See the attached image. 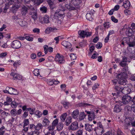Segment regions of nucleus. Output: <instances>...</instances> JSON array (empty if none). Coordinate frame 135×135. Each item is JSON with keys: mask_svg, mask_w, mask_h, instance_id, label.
Wrapping results in <instances>:
<instances>
[{"mask_svg": "<svg viewBox=\"0 0 135 135\" xmlns=\"http://www.w3.org/2000/svg\"><path fill=\"white\" fill-rule=\"evenodd\" d=\"M81 3L80 0H72L70 3L69 4H66L65 5V7L69 10H74L75 9V8L73 6L72 4L74 6H77Z\"/></svg>", "mask_w": 135, "mask_h": 135, "instance_id": "nucleus-1", "label": "nucleus"}, {"mask_svg": "<svg viewBox=\"0 0 135 135\" xmlns=\"http://www.w3.org/2000/svg\"><path fill=\"white\" fill-rule=\"evenodd\" d=\"M78 34L80 37L84 38L86 37H87L91 36V32H88L86 30L84 31L79 30L78 32Z\"/></svg>", "mask_w": 135, "mask_h": 135, "instance_id": "nucleus-2", "label": "nucleus"}, {"mask_svg": "<svg viewBox=\"0 0 135 135\" xmlns=\"http://www.w3.org/2000/svg\"><path fill=\"white\" fill-rule=\"evenodd\" d=\"M132 98L131 97L128 95L124 96L122 98V102H119V103L121 104L122 103L125 104H127L132 100Z\"/></svg>", "mask_w": 135, "mask_h": 135, "instance_id": "nucleus-3", "label": "nucleus"}, {"mask_svg": "<svg viewBox=\"0 0 135 135\" xmlns=\"http://www.w3.org/2000/svg\"><path fill=\"white\" fill-rule=\"evenodd\" d=\"M4 92L5 93H9L11 94L16 95L18 94V92L16 89L8 87L6 88V90H4Z\"/></svg>", "mask_w": 135, "mask_h": 135, "instance_id": "nucleus-4", "label": "nucleus"}, {"mask_svg": "<svg viewBox=\"0 0 135 135\" xmlns=\"http://www.w3.org/2000/svg\"><path fill=\"white\" fill-rule=\"evenodd\" d=\"M55 60L56 61H58L60 64H62L64 63L65 60L63 56L60 55L59 53H57L56 55Z\"/></svg>", "mask_w": 135, "mask_h": 135, "instance_id": "nucleus-5", "label": "nucleus"}, {"mask_svg": "<svg viewBox=\"0 0 135 135\" xmlns=\"http://www.w3.org/2000/svg\"><path fill=\"white\" fill-rule=\"evenodd\" d=\"M123 88V87H122L120 85L119 86H116L114 88V89L115 90L116 93H112V94L113 96L115 95H116L117 96L119 95L121 92H122Z\"/></svg>", "mask_w": 135, "mask_h": 135, "instance_id": "nucleus-6", "label": "nucleus"}, {"mask_svg": "<svg viewBox=\"0 0 135 135\" xmlns=\"http://www.w3.org/2000/svg\"><path fill=\"white\" fill-rule=\"evenodd\" d=\"M65 10L64 9H63V10L58 9L56 11L55 15L61 18H63L65 16L64 11Z\"/></svg>", "mask_w": 135, "mask_h": 135, "instance_id": "nucleus-7", "label": "nucleus"}, {"mask_svg": "<svg viewBox=\"0 0 135 135\" xmlns=\"http://www.w3.org/2000/svg\"><path fill=\"white\" fill-rule=\"evenodd\" d=\"M20 42L17 40H14L12 43L11 46L12 48L15 49H18L21 46Z\"/></svg>", "mask_w": 135, "mask_h": 135, "instance_id": "nucleus-8", "label": "nucleus"}, {"mask_svg": "<svg viewBox=\"0 0 135 135\" xmlns=\"http://www.w3.org/2000/svg\"><path fill=\"white\" fill-rule=\"evenodd\" d=\"M127 76V73L126 72H121L118 74L116 76L117 78L119 80L123 79H126Z\"/></svg>", "mask_w": 135, "mask_h": 135, "instance_id": "nucleus-9", "label": "nucleus"}, {"mask_svg": "<svg viewBox=\"0 0 135 135\" xmlns=\"http://www.w3.org/2000/svg\"><path fill=\"white\" fill-rule=\"evenodd\" d=\"M50 18L47 16H45L43 17H40L39 21L42 23H47L50 22Z\"/></svg>", "mask_w": 135, "mask_h": 135, "instance_id": "nucleus-10", "label": "nucleus"}, {"mask_svg": "<svg viewBox=\"0 0 135 135\" xmlns=\"http://www.w3.org/2000/svg\"><path fill=\"white\" fill-rule=\"evenodd\" d=\"M78 128V122L75 121L72 123L69 127V129L72 131H75Z\"/></svg>", "mask_w": 135, "mask_h": 135, "instance_id": "nucleus-11", "label": "nucleus"}, {"mask_svg": "<svg viewBox=\"0 0 135 135\" xmlns=\"http://www.w3.org/2000/svg\"><path fill=\"white\" fill-rule=\"evenodd\" d=\"M10 75L13 77L14 80H20L22 78V76L19 74L15 73H12L10 74Z\"/></svg>", "mask_w": 135, "mask_h": 135, "instance_id": "nucleus-12", "label": "nucleus"}, {"mask_svg": "<svg viewBox=\"0 0 135 135\" xmlns=\"http://www.w3.org/2000/svg\"><path fill=\"white\" fill-rule=\"evenodd\" d=\"M20 104V102L17 100H15L12 102L11 104V107L13 108H15L19 104Z\"/></svg>", "mask_w": 135, "mask_h": 135, "instance_id": "nucleus-13", "label": "nucleus"}, {"mask_svg": "<svg viewBox=\"0 0 135 135\" xmlns=\"http://www.w3.org/2000/svg\"><path fill=\"white\" fill-rule=\"evenodd\" d=\"M79 110L78 109H76L74 110L72 113L71 117L73 118H76L79 115Z\"/></svg>", "mask_w": 135, "mask_h": 135, "instance_id": "nucleus-14", "label": "nucleus"}, {"mask_svg": "<svg viewBox=\"0 0 135 135\" xmlns=\"http://www.w3.org/2000/svg\"><path fill=\"white\" fill-rule=\"evenodd\" d=\"M93 125H90L89 124H85V129L86 130L89 132L93 130L92 126Z\"/></svg>", "mask_w": 135, "mask_h": 135, "instance_id": "nucleus-15", "label": "nucleus"}, {"mask_svg": "<svg viewBox=\"0 0 135 135\" xmlns=\"http://www.w3.org/2000/svg\"><path fill=\"white\" fill-rule=\"evenodd\" d=\"M28 8L25 6H23L21 9V13L23 16H25L27 13Z\"/></svg>", "mask_w": 135, "mask_h": 135, "instance_id": "nucleus-16", "label": "nucleus"}, {"mask_svg": "<svg viewBox=\"0 0 135 135\" xmlns=\"http://www.w3.org/2000/svg\"><path fill=\"white\" fill-rule=\"evenodd\" d=\"M61 45L66 48L69 49L71 47V45L70 42L65 41H63L61 43Z\"/></svg>", "mask_w": 135, "mask_h": 135, "instance_id": "nucleus-17", "label": "nucleus"}, {"mask_svg": "<svg viewBox=\"0 0 135 135\" xmlns=\"http://www.w3.org/2000/svg\"><path fill=\"white\" fill-rule=\"evenodd\" d=\"M131 91V90L129 88L124 87L123 88L122 93L126 95L129 94Z\"/></svg>", "mask_w": 135, "mask_h": 135, "instance_id": "nucleus-18", "label": "nucleus"}, {"mask_svg": "<svg viewBox=\"0 0 135 135\" xmlns=\"http://www.w3.org/2000/svg\"><path fill=\"white\" fill-rule=\"evenodd\" d=\"M76 106L77 107H86L88 106H93V105L90 104H88L86 103H80L76 104Z\"/></svg>", "mask_w": 135, "mask_h": 135, "instance_id": "nucleus-19", "label": "nucleus"}, {"mask_svg": "<svg viewBox=\"0 0 135 135\" xmlns=\"http://www.w3.org/2000/svg\"><path fill=\"white\" fill-rule=\"evenodd\" d=\"M12 99L9 97H7L6 98V101L5 102L4 104V105H10L12 102Z\"/></svg>", "mask_w": 135, "mask_h": 135, "instance_id": "nucleus-20", "label": "nucleus"}, {"mask_svg": "<svg viewBox=\"0 0 135 135\" xmlns=\"http://www.w3.org/2000/svg\"><path fill=\"white\" fill-rule=\"evenodd\" d=\"M35 129L36 131H39L43 127V126L40 123H38L37 125H35Z\"/></svg>", "mask_w": 135, "mask_h": 135, "instance_id": "nucleus-21", "label": "nucleus"}, {"mask_svg": "<svg viewBox=\"0 0 135 135\" xmlns=\"http://www.w3.org/2000/svg\"><path fill=\"white\" fill-rule=\"evenodd\" d=\"M79 116V121H81L84 119L86 115L84 112H82L80 113Z\"/></svg>", "mask_w": 135, "mask_h": 135, "instance_id": "nucleus-22", "label": "nucleus"}, {"mask_svg": "<svg viewBox=\"0 0 135 135\" xmlns=\"http://www.w3.org/2000/svg\"><path fill=\"white\" fill-rule=\"evenodd\" d=\"M132 32L133 31L131 28H128L126 30V33L127 36L130 37L132 35Z\"/></svg>", "mask_w": 135, "mask_h": 135, "instance_id": "nucleus-23", "label": "nucleus"}, {"mask_svg": "<svg viewBox=\"0 0 135 135\" xmlns=\"http://www.w3.org/2000/svg\"><path fill=\"white\" fill-rule=\"evenodd\" d=\"M95 29L96 32H99L100 33H103V27L101 26H98L95 28Z\"/></svg>", "mask_w": 135, "mask_h": 135, "instance_id": "nucleus-24", "label": "nucleus"}, {"mask_svg": "<svg viewBox=\"0 0 135 135\" xmlns=\"http://www.w3.org/2000/svg\"><path fill=\"white\" fill-rule=\"evenodd\" d=\"M95 118L94 113L93 111H91V113L88 115V119L89 120L91 121L94 119Z\"/></svg>", "mask_w": 135, "mask_h": 135, "instance_id": "nucleus-25", "label": "nucleus"}, {"mask_svg": "<svg viewBox=\"0 0 135 135\" xmlns=\"http://www.w3.org/2000/svg\"><path fill=\"white\" fill-rule=\"evenodd\" d=\"M122 109L118 105H115L114 109V111L116 113L120 112Z\"/></svg>", "mask_w": 135, "mask_h": 135, "instance_id": "nucleus-26", "label": "nucleus"}, {"mask_svg": "<svg viewBox=\"0 0 135 135\" xmlns=\"http://www.w3.org/2000/svg\"><path fill=\"white\" fill-rule=\"evenodd\" d=\"M123 6L125 8L128 9L130 6V3L128 1H126L124 3Z\"/></svg>", "mask_w": 135, "mask_h": 135, "instance_id": "nucleus-27", "label": "nucleus"}, {"mask_svg": "<svg viewBox=\"0 0 135 135\" xmlns=\"http://www.w3.org/2000/svg\"><path fill=\"white\" fill-rule=\"evenodd\" d=\"M72 118L70 116L68 117L65 121V124L66 126H68L71 122Z\"/></svg>", "mask_w": 135, "mask_h": 135, "instance_id": "nucleus-28", "label": "nucleus"}, {"mask_svg": "<svg viewBox=\"0 0 135 135\" xmlns=\"http://www.w3.org/2000/svg\"><path fill=\"white\" fill-rule=\"evenodd\" d=\"M67 116V114L66 113H65L61 115L60 119L62 122H64L65 121Z\"/></svg>", "mask_w": 135, "mask_h": 135, "instance_id": "nucleus-29", "label": "nucleus"}, {"mask_svg": "<svg viewBox=\"0 0 135 135\" xmlns=\"http://www.w3.org/2000/svg\"><path fill=\"white\" fill-rule=\"evenodd\" d=\"M127 81L126 79H123L119 80L118 82L119 84L120 85H125L126 84V82Z\"/></svg>", "mask_w": 135, "mask_h": 135, "instance_id": "nucleus-30", "label": "nucleus"}, {"mask_svg": "<svg viewBox=\"0 0 135 135\" xmlns=\"http://www.w3.org/2000/svg\"><path fill=\"white\" fill-rule=\"evenodd\" d=\"M127 44L128 45V46L127 47V49L128 50L129 49H130V47L135 46V42H129L127 43Z\"/></svg>", "mask_w": 135, "mask_h": 135, "instance_id": "nucleus-31", "label": "nucleus"}, {"mask_svg": "<svg viewBox=\"0 0 135 135\" xmlns=\"http://www.w3.org/2000/svg\"><path fill=\"white\" fill-rule=\"evenodd\" d=\"M63 127V124L62 122H60L58 124L57 128V129L58 131L61 130Z\"/></svg>", "mask_w": 135, "mask_h": 135, "instance_id": "nucleus-32", "label": "nucleus"}, {"mask_svg": "<svg viewBox=\"0 0 135 135\" xmlns=\"http://www.w3.org/2000/svg\"><path fill=\"white\" fill-rule=\"evenodd\" d=\"M62 104H63L64 107L66 109H68L69 106L70 105V104L67 102L64 101L62 102Z\"/></svg>", "mask_w": 135, "mask_h": 135, "instance_id": "nucleus-33", "label": "nucleus"}, {"mask_svg": "<svg viewBox=\"0 0 135 135\" xmlns=\"http://www.w3.org/2000/svg\"><path fill=\"white\" fill-rule=\"evenodd\" d=\"M40 10L42 13H46L47 12V8L45 6H43L40 8Z\"/></svg>", "mask_w": 135, "mask_h": 135, "instance_id": "nucleus-34", "label": "nucleus"}, {"mask_svg": "<svg viewBox=\"0 0 135 135\" xmlns=\"http://www.w3.org/2000/svg\"><path fill=\"white\" fill-rule=\"evenodd\" d=\"M43 124L44 126L48 125L50 123L49 121L47 118L44 119L43 121Z\"/></svg>", "mask_w": 135, "mask_h": 135, "instance_id": "nucleus-35", "label": "nucleus"}, {"mask_svg": "<svg viewBox=\"0 0 135 135\" xmlns=\"http://www.w3.org/2000/svg\"><path fill=\"white\" fill-rule=\"evenodd\" d=\"M10 115L9 113H6L5 112L3 111L1 113V116L2 117L5 118L7 116Z\"/></svg>", "mask_w": 135, "mask_h": 135, "instance_id": "nucleus-36", "label": "nucleus"}, {"mask_svg": "<svg viewBox=\"0 0 135 135\" xmlns=\"http://www.w3.org/2000/svg\"><path fill=\"white\" fill-rule=\"evenodd\" d=\"M92 14L90 13H87L86 16V18L90 21H92Z\"/></svg>", "mask_w": 135, "mask_h": 135, "instance_id": "nucleus-37", "label": "nucleus"}, {"mask_svg": "<svg viewBox=\"0 0 135 135\" xmlns=\"http://www.w3.org/2000/svg\"><path fill=\"white\" fill-rule=\"evenodd\" d=\"M32 18L33 19L34 21H35L37 19V14L36 12H33L31 14Z\"/></svg>", "mask_w": 135, "mask_h": 135, "instance_id": "nucleus-38", "label": "nucleus"}, {"mask_svg": "<svg viewBox=\"0 0 135 135\" xmlns=\"http://www.w3.org/2000/svg\"><path fill=\"white\" fill-rule=\"evenodd\" d=\"M124 110L125 112H130L131 110H132V107L128 105H127L125 107Z\"/></svg>", "mask_w": 135, "mask_h": 135, "instance_id": "nucleus-39", "label": "nucleus"}, {"mask_svg": "<svg viewBox=\"0 0 135 135\" xmlns=\"http://www.w3.org/2000/svg\"><path fill=\"white\" fill-rule=\"evenodd\" d=\"M20 7V6L16 3L13 5L12 7V9L13 10L16 11Z\"/></svg>", "mask_w": 135, "mask_h": 135, "instance_id": "nucleus-40", "label": "nucleus"}, {"mask_svg": "<svg viewBox=\"0 0 135 135\" xmlns=\"http://www.w3.org/2000/svg\"><path fill=\"white\" fill-rule=\"evenodd\" d=\"M54 1L53 0H47V2L49 5L51 7L53 6L54 5Z\"/></svg>", "mask_w": 135, "mask_h": 135, "instance_id": "nucleus-41", "label": "nucleus"}, {"mask_svg": "<svg viewBox=\"0 0 135 135\" xmlns=\"http://www.w3.org/2000/svg\"><path fill=\"white\" fill-rule=\"evenodd\" d=\"M15 0H5V1L8 3V5L13 4L15 2Z\"/></svg>", "mask_w": 135, "mask_h": 135, "instance_id": "nucleus-42", "label": "nucleus"}, {"mask_svg": "<svg viewBox=\"0 0 135 135\" xmlns=\"http://www.w3.org/2000/svg\"><path fill=\"white\" fill-rule=\"evenodd\" d=\"M11 113L13 116H15L17 114V112L16 109H13L11 111Z\"/></svg>", "mask_w": 135, "mask_h": 135, "instance_id": "nucleus-43", "label": "nucleus"}, {"mask_svg": "<svg viewBox=\"0 0 135 135\" xmlns=\"http://www.w3.org/2000/svg\"><path fill=\"white\" fill-rule=\"evenodd\" d=\"M44 0H36L34 2V3L37 5H40L43 2Z\"/></svg>", "mask_w": 135, "mask_h": 135, "instance_id": "nucleus-44", "label": "nucleus"}, {"mask_svg": "<svg viewBox=\"0 0 135 135\" xmlns=\"http://www.w3.org/2000/svg\"><path fill=\"white\" fill-rule=\"evenodd\" d=\"M33 74L36 76H38L40 75L39 70L37 69H35L33 72Z\"/></svg>", "mask_w": 135, "mask_h": 135, "instance_id": "nucleus-45", "label": "nucleus"}, {"mask_svg": "<svg viewBox=\"0 0 135 135\" xmlns=\"http://www.w3.org/2000/svg\"><path fill=\"white\" fill-rule=\"evenodd\" d=\"M30 135H39V132L37 131H33L32 133L31 132H28Z\"/></svg>", "mask_w": 135, "mask_h": 135, "instance_id": "nucleus-46", "label": "nucleus"}, {"mask_svg": "<svg viewBox=\"0 0 135 135\" xmlns=\"http://www.w3.org/2000/svg\"><path fill=\"white\" fill-rule=\"evenodd\" d=\"M35 114L37 116L38 118L41 117L42 115V113L38 110H36L35 112Z\"/></svg>", "mask_w": 135, "mask_h": 135, "instance_id": "nucleus-47", "label": "nucleus"}, {"mask_svg": "<svg viewBox=\"0 0 135 135\" xmlns=\"http://www.w3.org/2000/svg\"><path fill=\"white\" fill-rule=\"evenodd\" d=\"M20 25L22 27L26 26L27 25V23L24 21H23L20 23Z\"/></svg>", "mask_w": 135, "mask_h": 135, "instance_id": "nucleus-48", "label": "nucleus"}, {"mask_svg": "<svg viewBox=\"0 0 135 135\" xmlns=\"http://www.w3.org/2000/svg\"><path fill=\"white\" fill-rule=\"evenodd\" d=\"M52 29V27H48L46 28L45 32L46 33H49L50 32H51Z\"/></svg>", "mask_w": 135, "mask_h": 135, "instance_id": "nucleus-49", "label": "nucleus"}, {"mask_svg": "<svg viewBox=\"0 0 135 135\" xmlns=\"http://www.w3.org/2000/svg\"><path fill=\"white\" fill-rule=\"evenodd\" d=\"M24 124L23 126H27L29 124V121L28 119H25L23 122Z\"/></svg>", "mask_w": 135, "mask_h": 135, "instance_id": "nucleus-50", "label": "nucleus"}, {"mask_svg": "<svg viewBox=\"0 0 135 135\" xmlns=\"http://www.w3.org/2000/svg\"><path fill=\"white\" fill-rule=\"evenodd\" d=\"M110 23L108 22H105L103 25L104 27L105 28H108L110 27Z\"/></svg>", "mask_w": 135, "mask_h": 135, "instance_id": "nucleus-51", "label": "nucleus"}, {"mask_svg": "<svg viewBox=\"0 0 135 135\" xmlns=\"http://www.w3.org/2000/svg\"><path fill=\"white\" fill-rule=\"evenodd\" d=\"M83 130H79L77 131L76 133V135H83Z\"/></svg>", "mask_w": 135, "mask_h": 135, "instance_id": "nucleus-52", "label": "nucleus"}, {"mask_svg": "<svg viewBox=\"0 0 135 135\" xmlns=\"http://www.w3.org/2000/svg\"><path fill=\"white\" fill-rule=\"evenodd\" d=\"M25 38L29 41H32L33 40V38L29 36H26L25 35Z\"/></svg>", "mask_w": 135, "mask_h": 135, "instance_id": "nucleus-53", "label": "nucleus"}, {"mask_svg": "<svg viewBox=\"0 0 135 135\" xmlns=\"http://www.w3.org/2000/svg\"><path fill=\"white\" fill-rule=\"evenodd\" d=\"M58 122V120L57 119H56L54 120L52 123V125L55 127L57 124Z\"/></svg>", "mask_w": 135, "mask_h": 135, "instance_id": "nucleus-54", "label": "nucleus"}, {"mask_svg": "<svg viewBox=\"0 0 135 135\" xmlns=\"http://www.w3.org/2000/svg\"><path fill=\"white\" fill-rule=\"evenodd\" d=\"M48 46L46 45H45L44 46V48L45 51V53L46 54L47 52V50L48 49Z\"/></svg>", "mask_w": 135, "mask_h": 135, "instance_id": "nucleus-55", "label": "nucleus"}, {"mask_svg": "<svg viewBox=\"0 0 135 135\" xmlns=\"http://www.w3.org/2000/svg\"><path fill=\"white\" fill-rule=\"evenodd\" d=\"M26 126H25L24 127V126H23V129L22 130V132L23 133V132L24 131L25 133H26L28 131V127H26Z\"/></svg>", "mask_w": 135, "mask_h": 135, "instance_id": "nucleus-56", "label": "nucleus"}, {"mask_svg": "<svg viewBox=\"0 0 135 135\" xmlns=\"http://www.w3.org/2000/svg\"><path fill=\"white\" fill-rule=\"evenodd\" d=\"M55 127L54 126H50L48 127L49 130L51 131H53Z\"/></svg>", "mask_w": 135, "mask_h": 135, "instance_id": "nucleus-57", "label": "nucleus"}, {"mask_svg": "<svg viewBox=\"0 0 135 135\" xmlns=\"http://www.w3.org/2000/svg\"><path fill=\"white\" fill-rule=\"evenodd\" d=\"M117 135H125L119 129H118L117 131Z\"/></svg>", "mask_w": 135, "mask_h": 135, "instance_id": "nucleus-58", "label": "nucleus"}, {"mask_svg": "<svg viewBox=\"0 0 135 135\" xmlns=\"http://www.w3.org/2000/svg\"><path fill=\"white\" fill-rule=\"evenodd\" d=\"M102 46V44L100 42H98L96 45V47L97 49H100Z\"/></svg>", "mask_w": 135, "mask_h": 135, "instance_id": "nucleus-59", "label": "nucleus"}, {"mask_svg": "<svg viewBox=\"0 0 135 135\" xmlns=\"http://www.w3.org/2000/svg\"><path fill=\"white\" fill-rule=\"evenodd\" d=\"M70 57L71 60H74L76 59V55L74 54H71L70 55Z\"/></svg>", "mask_w": 135, "mask_h": 135, "instance_id": "nucleus-60", "label": "nucleus"}, {"mask_svg": "<svg viewBox=\"0 0 135 135\" xmlns=\"http://www.w3.org/2000/svg\"><path fill=\"white\" fill-rule=\"evenodd\" d=\"M4 37L7 38H10V33H6V34L4 33Z\"/></svg>", "mask_w": 135, "mask_h": 135, "instance_id": "nucleus-61", "label": "nucleus"}, {"mask_svg": "<svg viewBox=\"0 0 135 135\" xmlns=\"http://www.w3.org/2000/svg\"><path fill=\"white\" fill-rule=\"evenodd\" d=\"M111 19L112 21L115 23H117L118 22V20L115 18L113 16H112L111 17Z\"/></svg>", "mask_w": 135, "mask_h": 135, "instance_id": "nucleus-62", "label": "nucleus"}, {"mask_svg": "<svg viewBox=\"0 0 135 135\" xmlns=\"http://www.w3.org/2000/svg\"><path fill=\"white\" fill-rule=\"evenodd\" d=\"M99 85L98 83H95L94 84L92 88L93 90H95L96 88H98Z\"/></svg>", "mask_w": 135, "mask_h": 135, "instance_id": "nucleus-63", "label": "nucleus"}, {"mask_svg": "<svg viewBox=\"0 0 135 135\" xmlns=\"http://www.w3.org/2000/svg\"><path fill=\"white\" fill-rule=\"evenodd\" d=\"M120 65L123 67L126 66L127 65V64L125 62L122 61L119 63Z\"/></svg>", "mask_w": 135, "mask_h": 135, "instance_id": "nucleus-64", "label": "nucleus"}]
</instances>
